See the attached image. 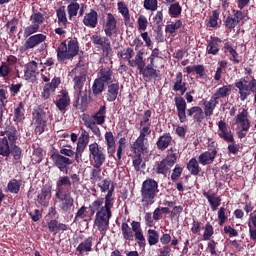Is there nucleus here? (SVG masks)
<instances>
[{
    "instance_id": "4c0bfd02",
    "label": "nucleus",
    "mask_w": 256,
    "mask_h": 256,
    "mask_svg": "<svg viewBox=\"0 0 256 256\" xmlns=\"http://www.w3.org/2000/svg\"><path fill=\"white\" fill-rule=\"evenodd\" d=\"M56 17L58 19L59 27H64V29H67L69 20H67V12L65 11V6H61L56 10Z\"/></svg>"
},
{
    "instance_id": "f257e3e1",
    "label": "nucleus",
    "mask_w": 256,
    "mask_h": 256,
    "mask_svg": "<svg viewBox=\"0 0 256 256\" xmlns=\"http://www.w3.org/2000/svg\"><path fill=\"white\" fill-rule=\"evenodd\" d=\"M101 193H107L104 198H97L88 207L89 217L95 215L94 225H96L98 231L100 232V241L107 235V229H109V222L111 217H113V212L111 208L115 205V185H111V181L105 179L99 184ZM111 187V188H109ZM108 191V192H107Z\"/></svg>"
},
{
    "instance_id": "6e6d98bb",
    "label": "nucleus",
    "mask_w": 256,
    "mask_h": 256,
    "mask_svg": "<svg viewBox=\"0 0 256 256\" xmlns=\"http://www.w3.org/2000/svg\"><path fill=\"white\" fill-rule=\"evenodd\" d=\"M39 29H41L37 24H30L24 28L23 37L27 39L28 37H32L35 33H39Z\"/></svg>"
},
{
    "instance_id": "338daca9",
    "label": "nucleus",
    "mask_w": 256,
    "mask_h": 256,
    "mask_svg": "<svg viewBox=\"0 0 256 256\" xmlns=\"http://www.w3.org/2000/svg\"><path fill=\"white\" fill-rule=\"evenodd\" d=\"M239 25V22L232 16H227L224 21V27L226 29H235Z\"/></svg>"
},
{
    "instance_id": "a211bd4d",
    "label": "nucleus",
    "mask_w": 256,
    "mask_h": 256,
    "mask_svg": "<svg viewBox=\"0 0 256 256\" xmlns=\"http://www.w3.org/2000/svg\"><path fill=\"white\" fill-rule=\"evenodd\" d=\"M54 104L61 113H65L67 111V107L71 105V96H69V92L62 89L61 95H58V99L54 101Z\"/></svg>"
},
{
    "instance_id": "5fc2aeb1",
    "label": "nucleus",
    "mask_w": 256,
    "mask_h": 256,
    "mask_svg": "<svg viewBox=\"0 0 256 256\" xmlns=\"http://www.w3.org/2000/svg\"><path fill=\"white\" fill-rule=\"evenodd\" d=\"M30 21L32 24L41 28V25L45 23V16L41 12H36L30 16Z\"/></svg>"
},
{
    "instance_id": "c03bdc74",
    "label": "nucleus",
    "mask_w": 256,
    "mask_h": 256,
    "mask_svg": "<svg viewBox=\"0 0 256 256\" xmlns=\"http://www.w3.org/2000/svg\"><path fill=\"white\" fill-rule=\"evenodd\" d=\"M105 115H107V106L103 105L100 107V109L92 116V119H94V122L97 125H103L105 123Z\"/></svg>"
},
{
    "instance_id": "f8f14e48",
    "label": "nucleus",
    "mask_w": 256,
    "mask_h": 256,
    "mask_svg": "<svg viewBox=\"0 0 256 256\" xmlns=\"http://www.w3.org/2000/svg\"><path fill=\"white\" fill-rule=\"evenodd\" d=\"M50 159L54 167H57L62 173H69V167L73 164V160L69 157L60 154L59 152H52Z\"/></svg>"
},
{
    "instance_id": "aec40b11",
    "label": "nucleus",
    "mask_w": 256,
    "mask_h": 256,
    "mask_svg": "<svg viewBox=\"0 0 256 256\" xmlns=\"http://www.w3.org/2000/svg\"><path fill=\"white\" fill-rule=\"evenodd\" d=\"M82 23L83 25H85V27L95 29V27L99 25V14L96 12L95 9H90V12L84 15Z\"/></svg>"
},
{
    "instance_id": "412c9836",
    "label": "nucleus",
    "mask_w": 256,
    "mask_h": 256,
    "mask_svg": "<svg viewBox=\"0 0 256 256\" xmlns=\"http://www.w3.org/2000/svg\"><path fill=\"white\" fill-rule=\"evenodd\" d=\"M217 149H209L208 151L203 152L202 154H200L198 156V163H200V165H211V163H213L215 161V158L217 157Z\"/></svg>"
},
{
    "instance_id": "864d4df0",
    "label": "nucleus",
    "mask_w": 256,
    "mask_h": 256,
    "mask_svg": "<svg viewBox=\"0 0 256 256\" xmlns=\"http://www.w3.org/2000/svg\"><path fill=\"white\" fill-rule=\"evenodd\" d=\"M183 11V8L181 7V4H179V2H175L173 4L170 5L169 9H168V13L170 15V17H179V15H181V12Z\"/></svg>"
},
{
    "instance_id": "de8ad7c7",
    "label": "nucleus",
    "mask_w": 256,
    "mask_h": 256,
    "mask_svg": "<svg viewBox=\"0 0 256 256\" xmlns=\"http://www.w3.org/2000/svg\"><path fill=\"white\" fill-rule=\"evenodd\" d=\"M17 25H19V18L13 17L11 20H8L5 24L6 29H9L7 31L8 35H15L17 33Z\"/></svg>"
},
{
    "instance_id": "c756f323",
    "label": "nucleus",
    "mask_w": 256,
    "mask_h": 256,
    "mask_svg": "<svg viewBox=\"0 0 256 256\" xmlns=\"http://www.w3.org/2000/svg\"><path fill=\"white\" fill-rule=\"evenodd\" d=\"M219 43H222V40L219 37H210V40H208V45L206 47V52L208 53V55H218Z\"/></svg>"
},
{
    "instance_id": "603ef678",
    "label": "nucleus",
    "mask_w": 256,
    "mask_h": 256,
    "mask_svg": "<svg viewBox=\"0 0 256 256\" xmlns=\"http://www.w3.org/2000/svg\"><path fill=\"white\" fill-rule=\"evenodd\" d=\"M183 27V22L181 20H177L175 23H171L166 25L165 33H169L170 35H175L178 29Z\"/></svg>"
},
{
    "instance_id": "ddd939ff",
    "label": "nucleus",
    "mask_w": 256,
    "mask_h": 256,
    "mask_svg": "<svg viewBox=\"0 0 256 256\" xmlns=\"http://www.w3.org/2000/svg\"><path fill=\"white\" fill-rule=\"evenodd\" d=\"M46 40L47 35L41 33L29 36L24 45L19 48V51L20 53H27V51L35 49V47H39V45L45 43Z\"/></svg>"
},
{
    "instance_id": "473e14b6",
    "label": "nucleus",
    "mask_w": 256,
    "mask_h": 256,
    "mask_svg": "<svg viewBox=\"0 0 256 256\" xmlns=\"http://www.w3.org/2000/svg\"><path fill=\"white\" fill-rule=\"evenodd\" d=\"M145 141H147L145 138H141L140 136H138L135 142L131 145V151H133L134 154L143 155V153L147 151V146H145Z\"/></svg>"
},
{
    "instance_id": "a18cd8bd",
    "label": "nucleus",
    "mask_w": 256,
    "mask_h": 256,
    "mask_svg": "<svg viewBox=\"0 0 256 256\" xmlns=\"http://www.w3.org/2000/svg\"><path fill=\"white\" fill-rule=\"evenodd\" d=\"M105 83L106 82H104L98 77L94 80L92 85V93L93 95H95V97H97V95H101V93L105 91Z\"/></svg>"
},
{
    "instance_id": "f3484780",
    "label": "nucleus",
    "mask_w": 256,
    "mask_h": 256,
    "mask_svg": "<svg viewBox=\"0 0 256 256\" xmlns=\"http://www.w3.org/2000/svg\"><path fill=\"white\" fill-rule=\"evenodd\" d=\"M59 85H61V77L55 76L51 80V82H48L44 85L43 91L41 92L42 99H44V100L50 99L51 95H53V93H55V91L57 90V87H59Z\"/></svg>"
},
{
    "instance_id": "7c9ffc66",
    "label": "nucleus",
    "mask_w": 256,
    "mask_h": 256,
    "mask_svg": "<svg viewBox=\"0 0 256 256\" xmlns=\"http://www.w3.org/2000/svg\"><path fill=\"white\" fill-rule=\"evenodd\" d=\"M56 57L59 63H65L68 60L67 40L62 41L56 49Z\"/></svg>"
},
{
    "instance_id": "052dcab7",
    "label": "nucleus",
    "mask_w": 256,
    "mask_h": 256,
    "mask_svg": "<svg viewBox=\"0 0 256 256\" xmlns=\"http://www.w3.org/2000/svg\"><path fill=\"white\" fill-rule=\"evenodd\" d=\"M219 10H213L212 16H210L208 23L206 24L207 27H217L219 25Z\"/></svg>"
},
{
    "instance_id": "f03ea898",
    "label": "nucleus",
    "mask_w": 256,
    "mask_h": 256,
    "mask_svg": "<svg viewBox=\"0 0 256 256\" xmlns=\"http://www.w3.org/2000/svg\"><path fill=\"white\" fill-rule=\"evenodd\" d=\"M56 203L63 213L70 211L75 205V199L71 196V178L69 176H60L56 182L55 192Z\"/></svg>"
},
{
    "instance_id": "6ab92c4d",
    "label": "nucleus",
    "mask_w": 256,
    "mask_h": 256,
    "mask_svg": "<svg viewBox=\"0 0 256 256\" xmlns=\"http://www.w3.org/2000/svg\"><path fill=\"white\" fill-rule=\"evenodd\" d=\"M218 137L223 139L226 143H235V137L233 136V132L229 131L227 128V123L223 120L218 122Z\"/></svg>"
},
{
    "instance_id": "37998d69",
    "label": "nucleus",
    "mask_w": 256,
    "mask_h": 256,
    "mask_svg": "<svg viewBox=\"0 0 256 256\" xmlns=\"http://www.w3.org/2000/svg\"><path fill=\"white\" fill-rule=\"evenodd\" d=\"M185 69L188 75H191V73H196V75H199L201 79H205V77L207 76V74L205 73V66L201 64L194 65V66H187Z\"/></svg>"
},
{
    "instance_id": "f704fd0d",
    "label": "nucleus",
    "mask_w": 256,
    "mask_h": 256,
    "mask_svg": "<svg viewBox=\"0 0 256 256\" xmlns=\"http://www.w3.org/2000/svg\"><path fill=\"white\" fill-rule=\"evenodd\" d=\"M232 89L233 86L231 84L223 85L222 87L216 90L212 97L215 98L217 101H219V99H225L229 97V95H231Z\"/></svg>"
},
{
    "instance_id": "cd10ccee",
    "label": "nucleus",
    "mask_w": 256,
    "mask_h": 256,
    "mask_svg": "<svg viewBox=\"0 0 256 256\" xmlns=\"http://www.w3.org/2000/svg\"><path fill=\"white\" fill-rule=\"evenodd\" d=\"M118 12L122 15L124 19V25L126 27L133 28V22H131V14L129 13V7L124 2L117 3Z\"/></svg>"
},
{
    "instance_id": "423d86ee",
    "label": "nucleus",
    "mask_w": 256,
    "mask_h": 256,
    "mask_svg": "<svg viewBox=\"0 0 256 256\" xmlns=\"http://www.w3.org/2000/svg\"><path fill=\"white\" fill-rule=\"evenodd\" d=\"M159 194V183L153 178H148L142 183L141 187V203L144 207H149L155 203Z\"/></svg>"
},
{
    "instance_id": "e2e57ef3",
    "label": "nucleus",
    "mask_w": 256,
    "mask_h": 256,
    "mask_svg": "<svg viewBox=\"0 0 256 256\" xmlns=\"http://www.w3.org/2000/svg\"><path fill=\"white\" fill-rule=\"evenodd\" d=\"M138 24V31L142 33V31H146L147 27L149 25V21L147 20V17L145 15H140L137 20Z\"/></svg>"
},
{
    "instance_id": "e433bc0d",
    "label": "nucleus",
    "mask_w": 256,
    "mask_h": 256,
    "mask_svg": "<svg viewBox=\"0 0 256 256\" xmlns=\"http://www.w3.org/2000/svg\"><path fill=\"white\" fill-rule=\"evenodd\" d=\"M203 196L208 199V203H210V207L212 211H217V207L221 205V198L217 196L216 193L209 194L207 191H203Z\"/></svg>"
},
{
    "instance_id": "0e129e2a",
    "label": "nucleus",
    "mask_w": 256,
    "mask_h": 256,
    "mask_svg": "<svg viewBox=\"0 0 256 256\" xmlns=\"http://www.w3.org/2000/svg\"><path fill=\"white\" fill-rule=\"evenodd\" d=\"M87 217V207L82 206L75 214L74 223H79L81 220H85Z\"/></svg>"
},
{
    "instance_id": "680f3d73",
    "label": "nucleus",
    "mask_w": 256,
    "mask_h": 256,
    "mask_svg": "<svg viewBox=\"0 0 256 256\" xmlns=\"http://www.w3.org/2000/svg\"><path fill=\"white\" fill-rule=\"evenodd\" d=\"M10 155L12 154L14 161H19L23 155V150L16 144L10 146Z\"/></svg>"
},
{
    "instance_id": "2eb2a0df",
    "label": "nucleus",
    "mask_w": 256,
    "mask_h": 256,
    "mask_svg": "<svg viewBox=\"0 0 256 256\" xmlns=\"http://www.w3.org/2000/svg\"><path fill=\"white\" fill-rule=\"evenodd\" d=\"M103 30L106 37H113V35L117 34V18L113 13L108 12L106 14V21L103 25Z\"/></svg>"
},
{
    "instance_id": "b1692460",
    "label": "nucleus",
    "mask_w": 256,
    "mask_h": 256,
    "mask_svg": "<svg viewBox=\"0 0 256 256\" xmlns=\"http://www.w3.org/2000/svg\"><path fill=\"white\" fill-rule=\"evenodd\" d=\"M139 74L142 75L145 81H151V79H157L159 77L155 66L149 64L142 66L139 70Z\"/></svg>"
},
{
    "instance_id": "39448f33",
    "label": "nucleus",
    "mask_w": 256,
    "mask_h": 256,
    "mask_svg": "<svg viewBox=\"0 0 256 256\" xmlns=\"http://www.w3.org/2000/svg\"><path fill=\"white\" fill-rule=\"evenodd\" d=\"M122 237L125 241H137L139 247L147 245L141 222L133 220L131 226L127 222L121 224Z\"/></svg>"
},
{
    "instance_id": "a878e982",
    "label": "nucleus",
    "mask_w": 256,
    "mask_h": 256,
    "mask_svg": "<svg viewBox=\"0 0 256 256\" xmlns=\"http://www.w3.org/2000/svg\"><path fill=\"white\" fill-rule=\"evenodd\" d=\"M104 139L107 147L108 157H115V149L117 144L115 143V136L113 135V132L107 131L104 135Z\"/></svg>"
},
{
    "instance_id": "72a5a7b5",
    "label": "nucleus",
    "mask_w": 256,
    "mask_h": 256,
    "mask_svg": "<svg viewBox=\"0 0 256 256\" xmlns=\"http://www.w3.org/2000/svg\"><path fill=\"white\" fill-rule=\"evenodd\" d=\"M93 241H94L93 236L86 238L83 242H81L77 246L76 251H78L80 255H83V253L85 252L89 253L93 251Z\"/></svg>"
},
{
    "instance_id": "7ed1b4c3",
    "label": "nucleus",
    "mask_w": 256,
    "mask_h": 256,
    "mask_svg": "<svg viewBox=\"0 0 256 256\" xmlns=\"http://www.w3.org/2000/svg\"><path fill=\"white\" fill-rule=\"evenodd\" d=\"M174 102L177 109V115L180 123H187V117H193L194 123L200 125L205 119V112L200 106H192L187 109V102L183 96L174 98Z\"/></svg>"
},
{
    "instance_id": "9d476101",
    "label": "nucleus",
    "mask_w": 256,
    "mask_h": 256,
    "mask_svg": "<svg viewBox=\"0 0 256 256\" xmlns=\"http://www.w3.org/2000/svg\"><path fill=\"white\" fill-rule=\"evenodd\" d=\"M89 157L91 161L94 162V169H99L100 167H103V164L107 159V155H105L103 147H100L97 142L89 145Z\"/></svg>"
},
{
    "instance_id": "c85d7f7f",
    "label": "nucleus",
    "mask_w": 256,
    "mask_h": 256,
    "mask_svg": "<svg viewBox=\"0 0 256 256\" xmlns=\"http://www.w3.org/2000/svg\"><path fill=\"white\" fill-rule=\"evenodd\" d=\"M119 96V82L110 83L107 86L106 99L109 103H113V101L117 100Z\"/></svg>"
},
{
    "instance_id": "20e7f679",
    "label": "nucleus",
    "mask_w": 256,
    "mask_h": 256,
    "mask_svg": "<svg viewBox=\"0 0 256 256\" xmlns=\"http://www.w3.org/2000/svg\"><path fill=\"white\" fill-rule=\"evenodd\" d=\"M19 135V130L14 125H8L0 131V155L2 157L11 155V145L17 144Z\"/></svg>"
},
{
    "instance_id": "0eeeda50",
    "label": "nucleus",
    "mask_w": 256,
    "mask_h": 256,
    "mask_svg": "<svg viewBox=\"0 0 256 256\" xmlns=\"http://www.w3.org/2000/svg\"><path fill=\"white\" fill-rule=\"evenodd\" d=\"M177 163V148L171 147L167 150V155L161 161H157L154 165V171L157 175L167 177L171 173V168Z\"/></svg>"
},
{
    "instance_id": "9b49d317",
    "label": "nucleus",
    "mask_w": 256,
    "mask_h": 256,
    "mask_svg": "<svg viewBox=\"0 0 256 256\" xmlns=\"http://www.w3.org/2000/svg\"><path fill=\"white\" fill-rule=\"evenodd\" d=\"M74 75L72 81L74 83V90L76 91V101L73 103V108H79V97H81V93H83V87H85V82L87 81V72H73Z\"/></svg>"
},
{
    "instance_id": "09e8293b",
    "label": "nucleus",
    "mask_w": 256,
    "mask_h": 256,
    "mask_svg": "<svg viewBox=\"0 0 256 256\" xmlns=\"http://www.w3.org/2000/svg\"><path fill=\"white\" fill-rule=\"evenodd\" d=\"M7 189L9 193H13L14 195H17L19 191H21V181L17 179H12L7 184Z\"/></svg>"
},
{
    "instance_id": "1a4fd4ad",
    "label": "nucleus",
    "mask_w": 256,
    "mask_h": 256,
    "mask_svg": "<svg viewBox=\"0 0 256 256\" xmlns=\"http://www.w3.org/2000/svg\"><path fill=\"white\" fill-rule=\"evenodd\" d=\"M32 119L36 125L35 133H38V135H42V133H45L47 121L49 119L47 118V112H45V106L43 104L39 105L33 110Z\"/></svg>"
},
{
    "instance_id": "3c124183",
    "label": "nucleus",
    "mask_w": 256,
    "mask_h": 256,
    "mask_svg": "<svg viewBox=\"0 0 256 256\" xmlns=\"http://www.w3.org/2000/svg\"><path fill=\"white\" fill-rule=\"evenodd\" d=\"M79 9H81V6L77 2H72L67 6L68 17L70 20L73 19V17H77Z\"/></svg>"
},
{
    "instance_id": "ea45409f",
    "label": "nucleus",
    "mask_w": 256,
    "mask_h": 256,
    "mask_svg": "<svg viewBox=\"0 0 256 256\" xmlns=\"http://www.w3.org/2000/svg\"><path fill=\"white\" fill-rule=\"evenodd\" d=\"M186 169L189 171L190 175L197 177V175L201 173V166H199L197 158H191L186 165Z\"/></svg>"
},
{
    "instance_id": "6e6552de",
    "label": "nucleus",
    "mask_w": 256,
    "mask_h": 256,
    "mask_svg": "<svg viewBox=\"0 0 256 256\" xmlns=\"http://www.w3.org/2000/svg\"><path fill=\"white\" fill-rule=\"evenodd\" d=\"M234 87L238 89V95L240 101H246V99L251 95L254 94V102L256 103V79L255 76H252L249 84H247V80L245 77L240 78L238 81L234 83Z\"/></svg>"
},
{
    "instance_id": "13d9d810",
    "label": "nucleus",
    "mask_w": 256,
    "mask_h": 256,
    "mask_svg": "<svg viewBox=\"0 0 256 256\" xmlns=\"http://www.w3.org/2000/svg\"><path fill=\"white\" fill-rule=\"evenodd\" d=\"M215 234V230L213 228V225H211L210 222H207L204 227V234H203V239L204 241H209L211 237Z\"/></svg>"
},
{
    "instance_id": "49530a36",
    "label": "nucleus",
    "mask_w": 256,
    "mask_h": 256,
    "mask_svg": "<svg viewBox=\"0 0 256 256\" xmlns=\"http://www.w3.org/2000/svg\"><path fill=\"white\" fill-rule=\"evenodd\" d=\"M85 149H87V144L84 142H77L76 152H74L76 163H81Z\"/></svg>"
},
{
    "instance_id": "58836bf2",
    "label": "nucleus",
    "mask_w": 256,
    "mask_h": 256,
    "mask_svg": "<svg viewBox=\"0 0 256 256\" xmlns=\"http://www.w3.org/2000/svg\"><path fill=\"white\" fill-rule=\"evenodd\" d=\"M25 119V102H19L18 106L14 109V123H21Z\"/></svg>"
},
{
    "instance_id": "bb28decb",
    "label": "nucleus",
    "mask_w": 256,
    "mask_h": 256,
    "mask_svg": "<svg viewBox=\"0 0 256 256\" xmlns=\"http://www.w3.org/2000/svg\"><path fill=\"white\" fill-rule=\"evenodd\" d=\"M97 78L103 81L106 85L113 83V69L109 66L101 67L97 73Z\"/></svg>"
},
{
    "instance_id": "dca6fc26",
    "label": "nucleus",
    "mask_w": 256,
    "mask_h": 256,
    "mask_svg": "<svg viewBox=\"0 0 256 256\" xmlns=\"http://www.w3.org/2000/svg\"><path fill=\"white\" fill-rule=\"evenodd\" d=\"M53 187L49 184L44 185L40 193L37 195L36 202L41 207H49V201H51Z\"/></svg>"
},
{
    "instance_id": "c9c22d12",
    "label": "nucleus",
    "mask_w": 256,
    "mask_h": 256,
    "mask_svg": "<svg viewBox=\"0 0 256 256\" xmlns=\"http://www.w3.org/2000/svg\"><path fill=\"white\" fill-rule=\"evenodd\" d=\"M204 105V115L205 117L213 116V112L215 111L217 105H219V101H217L213 96H211L209 101H205Z\"/></svg>"
},
{
    "instance_id": "393cba45",
    "label": "nucleus",
    "mask_w": 256,
    "mask_h": 256,
    "mask_svg": "<svg viewBox=\"0 0 256 256\" xmlns=\"http://www.w3.org/2000/svg\"><path fill=\"white\" fill-rule=\"evenodd\" d=\"M173 143V136H171V133H164L163 135L159 136L156 147L158 151H166V149H169L170 145Z\"/></svg>"
},
{
    "instance_id": "774afa93",
    "label": "nucleus",
    "mask_w": 256,
    "mask_h": 256,
    "mask_svg": "<svg viewBox=\"0 0 256 256\" xmlns=\"http://www.w3.org/2000/svg\"><path fill=\"white\" fill-rule=\"evenodd\" d=\"M12 69L6 62H2L0 66V77H3L4 79L9 77Z\"/></svg>"
},
{
    "instance_id": "bf43d9fd",
    "label": "nucleus",
    "mask_w": 256,
    "mask_h": 256,
    "mask_svg": "<svg viewBox=\"0 0 256 256\" xmlns=\"http://www.w3.org/2000/svg\"><path fill=\"white\" fill-rule=\"evenodd\" d=\"M79 101L80 104H78V107L80 105L81 111H85V109H87V106L89 105V94L87 93V90L81 93Z\"/></svg>"
},
{
    "instance_id": "5701e85b",
    "label": "nucleus",
    "mask_w": 256,
    "mask_h": 256,
    "mask_svg": "<svg viewBox=\"0 0 256 256\" xmlns=\"http://www.w3.org/2000/svg\"><path fill=\"white\" fill-rule=\"evenodd\" d=\"M173 91L176 93L179 91L181 95H185L187 93V82L183 80V73L177 72L176 77L173 81Z\"/></svg>"
},
{
    "instance_id": "2f4dec72",
    "label": "nucleus",
    "mask_w": 256,
    "mask_h": 256,
    "mask_svg": "<svg viewBox=\"0 0 256 256\" xmlns=\"http://www.w3.org/2000/svg\"><path fill=\"white\" fill-rule=\"evenodd\" d=\"M68 49V61H72L74 57L79 55V41L77 39H71L67 43Z\"/></svg>"
},
{
    "instance_id": "4be33fe9",
    "label": "nucleus",
    "mask_w": 256,
    "mask_h": 256,
    "mask_svg": "<svg viewBox=\"0 0 256 256\" xmlns=\"http://www.w3.org/2000/svg\"><path fill=\"white\" fill-rule=\"evenodd\" d=\"M37 69H39V67L36 61H31L25 65L24 77L26 81H35V79H37V75H39Z\"/></svg>"
},
{
    "instance_id": "4d7b16f0",
    "label": "nucleus",
    "mask_w": 256,
    "mask_h": 256,
    "mask_svg": "<svg viewBox=\"0 0 256 256\" xmlns=\"http://www.w3.org/2000/svg\"><path fill=\"white\" fill-rule=\"evenodd\" d=\"M159 243V232L157 230L149 229L148 230V244L153 247Z\"/></svg>"
},
{
    "instance_id": "4468645a",
    "label": "nucleus",
    "mask_w": 256,
    "mask_h": 256,
    "mask_svg": "<svg viewBox=\"0 0 256 256\" xmlns=\"http://www.w3.org/2000/svg\"><path fill=\"white\" fill-rule=\"evenodd\" d=\"M90 41L93 45L101 47V50L105 53V57H109V55H111V51H113V49L111 48V42H109V38H107V36L101 37V35L95 34L90 37Z\"/></svg>"
},
{
    "instance_id": "8fccbe9b",
    "label": "nucleus",
    "mask_w": 256,
    "mask_h": 256,
    "mask_svg": "<svg viewBox=\"0 0 256 256\" xmlns=\"http://www.w3.org/2000/svg\"><path fill=\"white\" fill-rule=\"evenodd\" d=\"M83 123L85 127L92 130V133H94L96 137L101 135V129H99V126H97V122H95V120H83Z\"/></svg>"
},
{
    "instance_id": "a19ab883",
    "label": "nucleus",
    "mask_w": 256,
    "mask_h": 256,
    "mask_svg": "<svg viewBox=\"0 0 256 256\" xmlns=\"http://www.w3.org/2000/svg\"><path fill=\"white\" fill-rule=\"evenodd\" d=\"M48 230L50 233L57 235L59 231H67V225L64 223H59L57 220H50L48 222Z\"/></svg>"
},
{
    "instance_id": "69168bd1",
    "label": "nucleus",
    "mask_w": 256,
    "mask_h": 256,
    "mask_svg": "<svg viewBox=\"0 0 256 256\" xmlns=\"http://www.w3.org/2000/svg\"><path fill=\"white\" fill-rule=\"evenodd\" d=\"M181 175H183V167L177 164L172 171L171 181H173V183L179 181V177H181Z\"/></svg>"
},
{
    "instance_id": "79ce46f5",
    "label": "nucleus",
    "mask_w": 256,
    "mask_h": 256,
    "mask_svg": "<svg viewBox=\"0 0 256 256\" xmlns=\"http://www.w3.org/2000/svg\"><path fill=\"white\" fill-rule=\"evenodd\" d=\"M7 99H9V90L5 86V88H0V118L3 117L5 107H7Z\"/></svg>"
}]
</instances>
